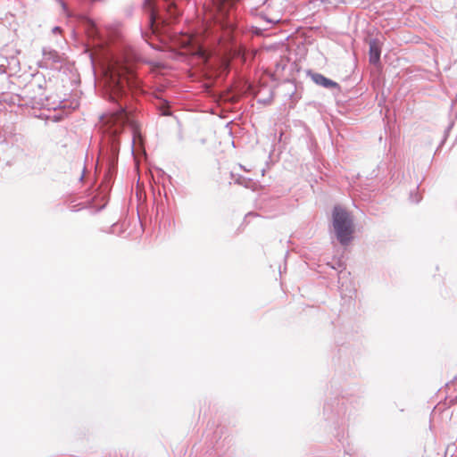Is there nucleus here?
I'll use <instances>...</instances> for the list:
<instances>
[{"instance_id":"nucleus-1","label":"nucleus","mask_w":457,"mask_h":457,"mask_svg":"<svg viewBox=\"0 0 457 457\" xmlns=\"http://www.w3.org/2000/svg\"><path fill=\"white\" fill-rule=\"evenodd\" d=\"M141 80L129 75L127 78L113 76L106 82L104 88V97L114 104L110 115L105 119L107 131L109 134V155L108 162L110 167H113L118 160L120 152V142L118 136L122 132L126 125H131L132 138L131 151L134 152L136 137L138 129L130 119L131 105L133 101V92L141 90Z\"/></svg>"},{"instance_id":"nucleus-20","label":"nucleus","mask_w":457,"mask_h":457,"mask_svg":"<svg viewBox=\"0 0 457 457\" xmlns=\"http://www.w3.org/2000/svg\"><path fill=\"white\" fill-rule=\"evenodd\" d=\"M62 8H63L64 12H67L68 15H71L70 12H68V7L65 4H62Z\"/></svg>"},{"instance_id":"nucleus-8","label":"nucleus","mask_w":457,"mask_h":457,"mask_svg":"<svg viewBox=\"0 0 457 457\" xmlns=\"http://www.w3.org/2000/svg\"><path fill=\"white\" fill-rule=\"evenodd\" d=\"M370 46V62L372 64H377L380 61L381 48L378 39H371L369 44Z\"/></svg>"},{"instance_id":"nucleus-21","label":"nucleus","mask_w":457,"mask_h":457,"mask_svg":"<svg viewBox=\"0 0 457 457\" xmlns=\"http://www.w3.org/2000/svg\"><path fill=\"white\" fill-rule=\"evenodd\" d=\"M251 216H257V214L253 213V212H249L245 215V218H249Z\"/></svg>"},{"instance_id":"nucleus-5","label":"nucleus","mask_w":457,"mask_h":457,"mask_svg":"<svg viewBox=\"0 0 457 457\" xmlns=\"http://www.w3.org/2000/svg\"><path fill=\"white\" fill-rule=\"evenodd\" d=\"M307 74L315 84L324 88L340 90V85L337 82L325 77L321 73L308 71Z\"/></svg>"},{"instance_id":"nucleus-13","label":"nucleus","mask_w":457,"mask_h":457,"mask_svg":"<svg viewBox=\"0 0 457 457\" xmlns=\"http://www.w3.org/2000/svg\"><path fill=\"white\" fill-rule=\"evenodd\" d=\"M410 200L414 204H419L421 201V195L418 192H411Z\"/></svg>"},{"instance_id":"nucleus-15","label":"nucleus","mask_w":457,"mask_h":457,"mask_svg":"<svg viewBox=\"0 0 457 457\" xmlns=\"http://www.w3.org/2000/svg\"><path fill=\"white\" fill-rule=\"evenodd\" d=\"M323 2L325 3H328V4H334L335 6H337L341 4H345V0H322Z\"/></svg>"},{"instance_id":"nucleus-25","label":"nucleus","mask_w":457,"mask_h":457,"mask_svg":"<svg viewBox=\"0 0 457 457\" xmlns=\"http://www.w3.org/2000/svg\"><path fill=\"white\" fill-rule=\"evenodd\" d=\"M83 178H84V174H82V175H81V177H80L79 180H82V179H83Z\"/></svg>"},{"instance_id":"nucleus-16","label":"nucleus","mask_w":457,"mask_h":457,"mask_svg":"<svg viewBox=\"0 0 457 457\" xmlns=\"http://www.w3.org/2000/svg\"><path fill=\"white\" fill-rule=\"evenodd\" d=\"M137 60V56L135 54H131V56H125V62H127L128 64L129 63H131L133 62H135Z\"/></svg>"},{"instance_id":"nucleus-2","label":"nucleus","mask_w":457,"mask_h":457,"mask_svg":"<svg viewBox=\"0 0 457 457\" xmlns=\"http://www.w3.org/2000/svg\"><path fill=\"white\" fill-rule=\"evenodd\" d=\"M332 226L337 240L343 246L348 245L353 239L354 224L349 212L340 205L332 210Z\"/></svg>"},{"instance_id":"nucleus-7","label":"nucleus","mask_w":457,"mask_h":457,"mask_svg":"<svg viewBox=\"0 0 457 457\" xmlns=\"http://www.w3.org/2000/svg\"><path fill=\"white\" fill-rule=\"evenodd\" d=\"M84 23L86 26L87 33L89 37H91L94 40H98L100 43H104V39L103 38V36L98 29L96 22L87 17L84 18Z\"/></svg>"},{"instance_id":"nucleus-3","label":"nucleus","mask_w":457,"mask_h":457,"mask_svg":"<svg viewBox=\"0 0 457 457\" xmlns=\"http://www.w3.org/2000/svg\"><path fill=\"white\" fill-rule=\"evenodd\" d=\"M347 413L346 401L344 398H336L324 406V415L327 420L335 425H341L345 422Z\"/></svg>"},{"instance_id":"nucleus-18","label":"nucleus","mask_w":457,"mask_h":457,"mask_svg":"<svg viewBox=\"0 0 457 457\" xmlns=\"http://www.w3.org/2000/svg\"><path fill=\"white\" fill-rule=\"evenodd\" d=\"M261 18H262V19H263V20H265L267 23H274V22H275L274 21H272V20L269 19L268 17H266V16H265V15H263V14H262V15H261Z\"/></svg>"},{"instance_id":"nucleus-23","label":"nucleus","mask_w":457,"mask_h":457,"mask_svg":"<svg viewBox=\"0 0 457 457\" xmlns=\"http://www.w3.org/2000/svg\"><path fill=\"white\" fill-rule=\"evenodd\" d=\"M267 1H268V0H262V1H261V3H260V4H261V5H263V4H265L267 3Z\"/></svg>"},{"instance_id":"nucleus-9","label":"nucleus","mask_w":457,"mask_h":457,"mask_svg":"<svg viewBox=\"0 0 457 457\" xmlns=\"http://www.w3.org/2000/svg\"><path fill=\"white\" fill-rule=\"evenodd\" d=\"M43 56L45 60L52 61L53 62H59L61 61L57 51L50 48H43Z\"/></svg>"},{"instance_id":"nucleus-12","label":"nucleus","mask_w":457,"mask_h":457,"mask_svg":"<svg viewBox=\"0 0 457 457\" xmlns=\"http://www.w3.org/2000/svg\"><path fill=\"white\" fill-rule=\"evenodd\" d=\"M453 123L452 122L445 129L444 137H443L439 145L437 146L435 154H436L440 150V148L444 145V144L445 143V141L447 139L448 134H449L450 130L453 129Z\"/></svg>"},{"instance_id":"nucleus-14","label":"nucleus","mask_w":457,"mask_h":457,"mask_svg":"<svg viewBox=\"0 0 457 457\" xmlns=\"http://www.w3.org/2000/svg\"><path fill=\"white\" fill-rule=\"evenodd\" d=\"M232 2V0H220V2L218 4V9H219V12L223 13L225 11V5L228 4H230Z\"/></svg>"},{"instance_id":"nucleus-6","label":"nucleus","mask_w":457,"mask_h":457,"mask_svg":"<svg viewBox=\"0 0 457 457\" xmlns=\"http://www.w3.org/2000/svg\"><path fill=\"white\" fill-rule=\"evenodd\" d=\"M143 8L148 12L149 23L154 26L159 20L162 19L159 7L155 0H144Z\"/></svg>"},{"instance_id":"nucleus-22","label":"nucleus","mask_w":457,"mask_h":457,"mask_svg":"<svg viewBox=\"0 0 457 457\" xmlns=\"http://www.w3.org/2000/svg\"><path fill=\"white\" fill-rule=\"evenodd\" d=\"M37 87L38 89L42 90L43 89V84L41 82L37 83Z\"/></svg>"},{"instance_id":"nucleus-19","label":"nucleus","mask_w":457,"mask_h":457,"mask_svg":"<svg viewBox=\"0 0 457 457\" xmlns=\"http://www.w3.org/2000/svg\"><path fill=\"white\" fill-rule=\"evenodd\" d=\"M273 98V94L270 93V97L267 100H263L264 104H270Z\"/></svg>"},{"instance_id":"nucleus-11","label":"nucleus","mask_w":457,"mask_h":457,"mask_svg":"<svg viewBox=\"0 0 457 457\" xmlns=\"http://www.w3.org/2000/svg\"><path fill=\"white\" fill-rule=\"evenodd\" d=\"M7 68L8 66L5 63L0 64V89L4 88V85L8 80Z\"/></svg>"},{"instance_id":"nucleus-17","label":"nucleus","mask_w":457,"mask_h":457,"mask_svg":"<svg viewBox=\"0 0 457 457\" xmlns=\"http://www.w3.org/2000/svg\"><path fill=\"white\" fill-rule=\"evenodd\" d=\"M61 31H62V29H61V27H59V26H55V27H54V28H53V29H52V32H53V33H54V34H56V33H60Z\"/></svg>"},{"instance_id":"nucleus-4","label":"nucleus","mask_w":457,"mask_h":457,"mask_svg":"<svg viewBox=\"0 0 457 457\" xmlns=\"http://www.w3.org/2000/svg\"><path fill=\"white\" fill-rule=\"evenodd\" d=\"M19 54L20 51L12 45L4 46L0 52L1 56L5 60V65L12 71H15V69L19 67L20 62L17 58Z\"/></svg>"},{"instance_id":"nucleus-10","label":"nucleus","mask_w":457,"mask_h":457,"mask_svg":"<svg viewBox=\"0 0 457 457\" xmlns=\"http://www.w3.org/2000/svg\"><path fill=\"white\" fill-rule=\"evenodd\" d=\"M231 179H233L235 184L241 185L245 187H249L252 180L250 179H246L239 174H235L234 172L230 173Z\"/></svg>"},{"instance_id":"nucleus-24","label":"nucleus","mask_w":457,"mask_h":457,"mask_svg":"<svg viewBox=\"0 0 457 457\" xmlns=\"http://www.w3.org/2000/svg\"><path fill=\"white\" fill-rule=\"evenodd\" d=\"M5 144H6V143H5V141H4V140H3V141H1V142H0V146H1V145H5Z\"/></svg>"}]
</instances>
